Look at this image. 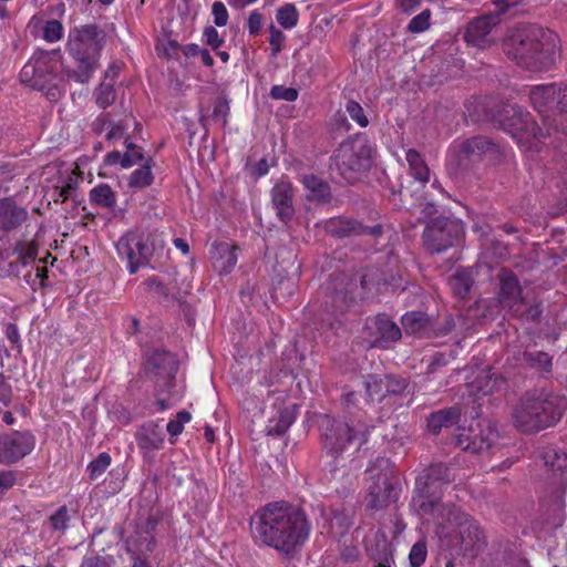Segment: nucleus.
<instances>
[{
  "label": "nucleus",
  "mask_w": 567,
  "mask_h": 567,
  "mask_svg": "<svg viewBox=\"0 0 567 567\" xmlns=\"http://www.w3.org/2000/svg\"><path fill=\"white\" fill-rule=\"evenodd\" d=\"M250 530L257 544L289 556L308 539L310 524L302 509L286 502H274L254 514Z\"/></svg>",
  "instance_id": "nucleus-1"
},
{
  "label": "nucleus",
  "mask_w": 567,
  "mask_h": 567,
  "mask_svg": "<svg viewBox=\"0 0 567 567\" xmlns=\"http://www.w3.org/2000/svg\"><path fill=\"white\" fill-rule=\"evenodd\" d=\"M567 398L549 388L526 391L513 410V422L523 433H536L556 425L565 410Z\"/></svg>",
  "instance_id": "nucleus-2"
},
{
  "label": "nucleus",
  "mask_w": 567,
  "mask_h": 567,
  "mask_svg": "<svg viewBox=\"0 0 567 567\" xmlns=\"http://www.w3.org/2000/svg\"><path fill=\"white\" fill-rule=\"evenodd\" d=\"M557 39L551 30L528 25L511 37L506 53L527 71H548L556 62Z\"/></svg>",
  "instance_id": "nucleus-3"
},
{
  "label": "nucleus",
  "mask_w": 567,
  "mask_h": 567,
  "mask_svg": "<svg viewBox=\"0 0 567 567\" xmlns=\"http://www.w3.org/2000/svg\"><path fill=\"white\" fill-rule=\"evenodd\" d=\"M105 40V31L96 24L72 29L68 39V52L75 66L63 69L64 76L81 84L89 83L99 66Z\"/></svg>",
  "instance_id": "nucleus-4"
},
{
  "label": "nucleus",
  "mask_w": 567,
  "mask_h": 567,
  "mask_svg": "<svg viewBox=\"0 0 567 567\" xmlns=\"http://www.w3.org/2000/svg\"><path fill=\"white\" fill-rule=\"evenodd\" d=\"M529 101L542 118L546 137H567V84L564 82L535 85Z\"/></svg>",
  "instance_id": "nucleus-5"
},
{
  "label": "nucleus",
  "mask_w": 567,
  "mask_h": 567,
  "mask_svg": "<svg viewBox=\"0 0 567 567\" xmlns=\"http://www.w3.org/2000/svg\"><path fill=\"white\" fill-rule=\"evenodd\" d=\"M61 68L58 51L38 50L21 69L20 81L44 92L49 101L56 102L64 92Z\"/></svg>",
  "instance_id": "nucleus-6"
},
{
  "label": "nucleus",
  "mask_w": 567,
  "mask_h": 567,
  "mask_svg": "<svg viewBox=\"0 0 567 567\" xmlns=\"http://www.w3.org/2000/svg\"><path fill=\"white\" fill-rule=\"evenodd\" d=\"M372 426L362 422H346L323 415L320 420L321 444L327 456L331 458V471L336 470L343 454L353 443L361 447L369 440Z\"/></svg>",
  "instance_id": "nucleus-7"
},
{
  "label": "nucleus",
  "mask_w": 567,
  "mask_h": 567,
  "mask_svg": "<svg viewBox=\"0 0 567 567\" xmlns=\"http://www.w3.org/2000/svg\"><path fill=\"white\" fill-rule=\"evenodd\" d=\"M400 482L394 463L386 457H378L367 468L365 506L382 511L399 499Z\"/></svg>",
  "instance_id": "nucleus-8"
},
{
  "label": "nucleus",
  "mask_w": 567,
  "mask_h": 567,
  "mask_svg": "<svg viewBox=\"0 0 567 567\" xmlns=\"http://www.w3.org/2000/svg\"><path fill=\"white\" fill-rule=\"evenodd\" d=\"M371 166V146L363 136L342 142L331 156L330 171L346 183H353Z\"/></svg>",
  "instance_id": "nucleus-9"
},
{
  "label": "nucleus",
  "mask_w": 567,
  "mask_h": 567,
  "mask_svg": "<svg viewBox=\"0 0 567 567\" xmlns=\"http://www.w3.org/2000/svg\"><path fill=\"white\" fill-rule=\"evenodd\" d=\"M498 122L501 127L509 133L518 144L528 148L534 146V141H542L546 137L545 131L530 116L516 104H506L499 112Z\"/></svg>",
  "instance_id": "nucleus-10"
},
{
  "label": "nucleus",
  "mask_w": 567,
  "mask_h": 567,
  "mask_svg": "<svg viewBox=\"0 0 567 567\" xmlns=\"http://www.w3.org/2000/svg\"><path fill=\"white\" fill-rule=\"evenodd\" d=\"M464 237V225L455 217L439 216L423 230L422 243L431 254H441L456 246Z\"/></svg>",
  "instance_id": "nucleus-11"
},
{
  "label": "nucleus",
  "mask_w": 567,
  "mask_h": 567,
  "mask_svg": "<svg viewBox=\"0 0 567 567\" xmlns=\"http://www.w3.org/2000/svg\"><path fill=\"white\" fill-rule=\"evenodd\" d=\"M116 251L120 259L126 261V268L133 275L150 264L154 254V244L148 235L127 233L118 239Z\"/></svg>",
  "instance_id": "nucleus-12"
},
{
  "label": "nucleus",
  "mask_w": 567,
  "mask_h": 567,
  "mask_svg": "<svg viewBox=\"0 0 567 567\" xmlns=\"http://www.w3.org/2000/svg\"><path fill=\"white\" fill-rule=\"evenodd\" d=\"M502 152L499 146L485 136L464 141L456 153V165L462 172L474 169L483 161L496 162Z\"/></svg>",
  "instance_id": "nucleus-13"
},
{
  "label": "nucleus",
  "mask_w": 567,
  "mask_h": 567,
  "mask_svg": "<svg viewBox=\"0 0 567 567\" xmlns=\"http://www.w3.org/2000/svg\"><path fill=\"white\" fill-rule=\"evenodd\" d=\"M523 0H494L496 13H489L472 20L465 32V40L468 44L477 48H485L491 43L489 33L499 23L498 14L507 12L511 8L517 7Z\"/></svg>",
  "instance_id": "nucleus-14"
},
{
  "label": "nucleus",
  "mask_w": 567,
  "mask_h": 567,
  "mask_svg": "<svg viewBox=\"0 0 567 567\" xmlns=\"http://www.w3.org/2000/svg\"><path fill=\"white\" fill-rule=\"evenodd\" d=\"M406 333L419 338H436L452 331L454 320L445 317L443 320L434 319L422 311L406 312L401 319Z\"/></svg>",
  "instance_id": "nucleus-15"
},
{
  "label": "nucleus",
  "mask_w": 567,
  "mask_h": 567,
  "mask_svg": "<svg viewBox=\"0 0 567 567\" xmlns=\"http://www.w3.org/2000/svg\"><path fill=\"white\" fill-rule=\"evenodd\" d=\"M144 370L158 388L166 390L175 379L178 362L169 351L153 349L146 354Z\"/></svg>",
  "instance_id": "nucleus-16"
},
{
  "label": "nucleus",
  "mask_w": 567,
  "mask_h": 567,
  "mask_svg": "<svg viewBox=\"0 0 567 567\" xmlns=\"http://www.w3.org/2000/svg\"><path fill=\"white\" fill-rule=\"evenodd\" d=\"M460 431L455 435L456 445L472 453H482L498 440V432L488 422L477 421L467 429H460Z\"/></svg>",
  "instance_id": "nucleus-17"
},
{
  "label": "nucleus",
  "mask_w": 567,
  "mask_h": 567,
  "mask_svg": "<svg viewBox=\"0 0 567 567\" xmlns=\"http://www.w3.org/2000/svg\"><path fill=\"white\" fill-rule=\"evenodd\" d=\"M365 341L372 348H386L401 339V329L385 315L369 317L363 327Z\"/></svg>",
  "instance_id": "nucleus-18"
},
{
  "label": "nucleus",
  "mask_w": 567,
  "mask_h": 567,
  "mask_svg": "<svg viewBox=\"0 0 567 567\" xmlns=\"http://www.w3.org/2000/svg\"><path fill=\"white\" fill-rule=\"evenodd\" d=\"M35 445V437L29 431H14L0 435V462L13 464L29 455Z\"/></svg>",
  "instance_id": "nucleus-19"
},
{
  "label": "nucleus",
  "mask_w": 567,
  "mask_h": 567,
  "mask_svg": "<svg viewBox=\"0 0 567 567\" xmlns=\"http://www.w3.org/2000/svg\"><path fill=\"white\" fill-rule=\"evenodd\" d=\"M447 523H455L460 526L461 549L465 554L475 555L485 546V535L476 520L471 519L463 513L449 511Z\"/></svg>",
  "instance_id": "nucleus-20"
},
{
  "label": "nucleus",
  "mask_w": 567,
  "mask_h": 567,
  "mask_svg": "<svg viewBox=\"0 0 567 567\" xmlns=\"http://www.w3.org/2000/svg\"><path fill=\"white\" fill-rule=\"evenodd\" d=\"M324 229L328 234L338 238L363 236L372 241H377L383 235V226L381 224L367 226L358 220L346 217L330 218L326 221Z\"/></svg>",
  "instance_id": "nucleus-21"
},
{
  "label": "nucleus",
  "mask_w": 567,
  "mask_h": 567,
  "mask_svg": "<svg viewBox=\"0 0 567 567\" xmlns=\"http://www.w3.org/2000/svg\"><path fill=\"white\" fill-rule=\"evenodd\" d=\"M410 509L426 520H433L437 525H443L449 517L451 507H446L440 502V496L417 491L414 487L413 495L410 503Z\"/></svg>",
  "instance_id": "nucleus-22"
},
{
  "label": "nucleus",
  "mask_w": 567,
  "mask_h": 567,
  "mask_svg": "<svg viewBox=\"0 0 567 567\" xmlns=\"http://www.w3.org/2000/svg\"><path fill=\"white\" fill-rule=\"evenodd\" d=\"M452 481L451 468L442 463L433 464L422 471L415 480V488L440 496L443 486Z\"/></svg>",
  "instance_id": "nucleus-23"
},
{
  "label": "nucleus",
  "mask_w": 567,
  "mask_h": 567,
  "mask_svg": "<svg viewBox=\"0 0 567 567\" xmlns=\"http://www.w3.org/2000/svg\"><path fill=\"white\" fill-rule=\"evenodd\" d=\"M295 189L291 183L280 181L271 189V204L278 219L288 225L295 216L293 207Z\"/></svg>",
  "instance_id": "nucleus-24"
},
{
  "label": "nucleus",
  "mask_w": 567,
  "mask_h": 567,
  "mask_svg": "<svg viewBox=\"0 0 567 567\" xmlns=\"http://www.w3.org/2000/svg\"><path fill=\"white\" fill-rule=\"evenodd\" d=\"M499 281L498 300L503 307L513 309L523 302L522 287L515 274L502 268L497 274Z\"/></svg>",
  "instance_id": "nucleus-25"
},
{
  "label": "nucleus",
  "mask_w": 567,
  "mask_h": 567,
  "mask_svg": "<svg viewBox=\"0 0 567 567\" xmlns=\"http://www.w3.org/2000/svg\"><path fill=\"white\" fill-rule=\"evenodd\" d=\"M506 380L492 368L478 371L475 378L467 383L473 394L491 395L505 389Z\"/></svg>",
  "instance_id": "nucleus-26"
},
{
  "label": "nucleus",
  "mask_w": 567,
  "mask_h": 567,
  "mask_svg": "<svg viewBox=\"0 0 567 567\" xmlns=\"http://www.w3.org/2000/svg\"><path fill=\"white\" fill-rule=\"evenodd\" d=\"M164 437L163 427L155 421L145 422L138 427L135 434L137 445L143 451L144 455L162 449Z\"/></svg>",
  "instance_id": "nucleus-27"
},
{
  "label": "nucleus",
  "mask_w": 567,
  "mask_h": 567,
  "mask_svg": "<svg viewBox=\"0 0 567 567\" xmlns=\"http://www.w3.org/2000/svg\"><path fill=\"white\" fill-rule=\"evenodd\" d=\"M28 218V210L11 197L0 199V229L9 233L20 227Z\"/></svg>",
  "instance_id": "nucleus-28"
},
{
  "label": "nucleus",
  "mask_w": 567,
  "mask_h": 567,
  "mask_svg": "<svg viewBox=\"0 0 567 567\" xmlns=\"http://www.w3.org/2000/svg\"><path fill=\"white\" fill-rule=\"evenodd\" d=\"M461 419V409L451 406L432 412L426 419V426L430 433L436 435L444 429L457 424Z\"/></svg>",
  "instance_id": "nucleus-29"
},
{
  "label": "nucleus",
  "mask_w": 567,
  "mask_h": 567,
  "mask_svg": "<svg viewBox=\"0 0 567 567\" xmlns=\"http://www.w3.org/2000/svg\"><path fill=\"white\" fill-rule=\"evenodd\" d=\"M565 495L566 484L561 481L551 489L546 501L548 520L554 527L560 526L565 519Z\"/></svg>",
  "instance_id": "nucleus-30"
},
{
  "label": "nucleus",
  "mask_w": 567,
  "mask_h": 567,
  "mask_svg": "<svg viewBox=\"0 0 567 567\" xmlns=\"http://www.w3.org/2000/svg\"><path fill=\"white\" fill-rule=\"evenodd\" d=\"M236 246L228 243H215L213 245L212 257L214 268L219 275L229 274L237 264Z\"/></svg>",
  "instance_id": "nucleus-31"
},
{
  "label": "nucleus",
  "mask_w": 567,
  "mask_h": 567,
  "mask_svg": "<svg viewBox=\"0 0 567 567\" xmlns=\"http://www.w3.org/2000/svg\"><path fill=\"white\" fill-rule=\"evenodd\" d=\"M307 190V199L317 204H329L332 199V193L328 182L322 178L309 174L301 179Z\"/></svg>",
  "instance_id": "nucleus-32"
},
{
  "label": "nucleus",
  "mask_w": 567,
  "mask_h": 567,
  "mask_svg": "<svg viewBox=\"0 0 567 567\" xmlns=\"http://www.w3.org/2000/svg\"><path fill=\"white\" fill-rule=\"evenodd\" d=\"M297 405L279 408L276 415L271 416L266 426V432L271 436H280L287 432L296 420Z\"/></svg>",
  "instance_id": "nucleus-33"
},
{
  "label": "nucleus",
  "mask_w": 567,
  "mask_h": 567,
  "mask_svg": "<svg viewBox=\"0 0 567 567\" xmlns=\"http://www.w3.org/2000/svg\"><path fill=\"white\" fill-rule=\"evenodd\" d=\"M518 360L540 373L549 374L553 370V358L545 351L526 350Z\"/></svg>",
  "instance_id": "nucleus-34"
},
{
  "label": "nucleus",
  "mask_w": 567,
  "mask_h": 567,
  "mask_svg": "<svg viewBox=\"0 0 567 567\" xmlns=\"http://www.w3.org/2000/svg\"><path fill=\"white\" fill-rule=\"evenodd\" d=\"M410 214L415 217L417 223H429L439 214V206L434 203V200L429 199L426 196H422L417 199V202L411 204L408 207Z\"/></svg>",
  "instance_id": "nucleus-35"
},
{
  "label": "nucleus",
  "mask_w": 567,
  "mask_h": 567,
  "mask_svg": "<svg viewBox=\"0 0 567 567\" xmlns=\"http://www.w3.org/2000/svg\"><path fill=\"white\" fill-rule=\"evenodd\" d=\"M542 458L546 466L554 472L564 473L567 471V451L558 445H550L542 452Z\"/></svg>",
  "instance_id": "nucleus-36"
},
{
  "label": "nucleus",
  "mask_w": 567,
  "mask_h": 567,
  "mask_svg": "<svg viewBox=\"0 0 567 567\" xmlns=\"http://www.w3.org/2000/svg\"><path fill=\"white\" fill-rule=\"evenodd\" d=\"M90 202L92 205L113 209L116 206V193L107 184H99L90 190Z\"/></svg>",
  "instance_id": "nucleus-37"
},
{
  "label": "nucleus",
  "mask_w": 567,
  "mask_h": 567,
  "mask_svg": "<svg viewBox=\"0 0 567 567\" xmlns=\"http://www.w3.org/2000/svg\"><path fill=\"white\" fill-rule=\"evenodd\" d=\"M406 161L409 163L411 175L422 185L429 182L430 169L421 155L413 148L406 152Z\"/></svg>",
  "instance_id": "nucleus-38"
},
{
  "label": "nucleus",
  "mask_w": 567,
  "mask_h": 567,
  "mask_svg": "<svg viewBox=\"0 0 567 567\" xmlns=\"http://www.w3.org/2000/svg\"><path fill=\"white\" fill-rule=\"evenodd\" d=\"M152 164L153 159L147 158L145 163L137 169H135L130 178H128V186L131 188L142 189L147 186H150L153 183V174H152Z\"/></svg>",
  "instance_id": "nucleus-39"
},
{
  "label": "nucleus",
  "mask_w": 567,
  "mask_h": 567,
  "mask_svg": "<svg viewBox=\"0 0 567 567\" xmlns=\"http://www.w3.org/2000/svg\"><path fill=\"white\" fill-rule=\"evenodd\" d=\"M299 13L295 4L286 3L276 12L277 22L285 29H292L298 23Z\"/></svg>",
  "instance_id": "nucleus-40"
},
{
  "label": "nucleus",
  "mask_w": 567,
  "mask_h": 567,
  "mask_svg": "<svg viewBox=\"0 0 567 567\" xmlns=\"http://www.w3.org/2000/svg\"><path fill=\"white\" fill-rule=\"evenodd\" d=\"M95 102L101 109H106L115 101V89L113 82L103 81L95 90Z\"/></svg>",
  "instance_id": "nucleus-41"
},
{
  "label": "nucleus",
  "mask_w": 567,
  "mask_h": 567,
  "mask_svg": "<svg viewBox=\"0 0 567 567\" xmlns=\"http://www.w3.org/2000/svg\"><path fill=\"white\" fill-rule=\"evenodd\" d=\"M334 292L330 296L331 299V308L336 312H343L346 311L351 303L353 302L354 298L351 295L348 287L343 289H337V287L333 285Z\"/></svg>",
  "instance_id": "nucleus-42"
},
{
  "label": "nucleus",
  "mask_w": 567,
  "mask_h": 567,
  "mask_svg": "<svg viewBox=\"0 0 567 567\" xmlns=\"http://www.w3.org/2000/svg\"><path fill=\"white\" fill-rule=\"evenodd\" d=\"M365 391L370 401L382 402L386 398L383 377L369 375L365 381Z\"/></svg>",
  "instance_id": "nucleus-43"
},
{
  "label": "nucleus",
  "mask_w": 567,
  "mask_h": 567,
  "mask_svg": "<svg viewBox=\"0 0 567 567\" xmlns=\"http://www.w3.org/2000/svg\"><path fill=\"white\" fill-rule=\"evenodd\" d=\"M124 146V168H130L145 161L142 147L135 145L128 138H125Z\"/></svg>",
  "instance_id": "nucleus-44"
},
{
  "label": "nucleus",
  "mask_w": 567,
  "mask_h": 567,
  "mask_svg": "<svg viewBox=\"0 0 567 567\" xmlns=\"http://www.w3.org/2000/svg\"><path fill=\"white\" fill-rule=\"evenodd\" d=\"M111 456L106 452H102L86 467L91 481L97 480L110 466Z\"/></svg>",
  "instance_id": "nucleus-45"
},
{
  "label": "nucleus",
  "mask_w": 567,
  "mask_h": 567,
  "mask_svg": "<svg viewBox=\"0 0 567 567\" xmlns=\"http://www.w3.org/2000/svg\"><path fill=\"white\" fill-rule=\"evenodd\" d=\"M190 419H192L190 413L183 410L177 413L175 420H171L167 423L166 430L169 434V441L172 444L175 443L176 437L183 432L184 424L189 422Z\"/></svg>",
  "instance_id": "nucleus-46"
},
{
  "label": "nucleus",
  "mask_w": 567,
  "mask_h": 567,
  "mask_svg": "<svg viewBox=\"0 0 567 567\" xmlns=\"http://www.w3.org/2000/svg\"><path fill=\"white\" fill-rule=\"evenodd\" d=\"M451 286L455 295L464 298L472 287V278L465 271H457L451 279Z\"/></svg>",
  "instance_id": "nucleus-47"
},
{
  "label": "nucleus",
  "mask_w": 567,
  "mask_h": 567,
  "mask_svg": "<svg viewBox=\"0 0 567 567\" xmlns=\"http://www.w3.org/2000/svg\"><path fill=\"white\" fill-rule=\"evenodd\" d=\"M346 112L360 127H367L369 125V118L363 107L358 102L350 100L346 105Z\"/></svg>",
  "instance_id": "nucleus-48"
},
{
  "label": "nucleus",
  "mask_w": 567,
  "mask_h": 567,
  "mask_svg": "<svg viewBox=\"0 0 567 567\" xmlns=\"http://www.w3.org/2000/svg\"><path fill=\"white\" fill-rule=\"evenodd\" d=\"M431 19V10L425 9L417 16L413 17L408 24V30L411 33H420L429 29Z\"/></svg>",
  "instance_id": "nucleus-49"
},
{
  "label": "nucleus",
  "mask_w": 567,
  "mask_h": 567,
  "mask_svg": "<svg viewBox=\"0 0 567 567\" xmlns=\"http://www.w3.org/2000/svg\"><path fill=\"white\" fill-rule=\"evenodd\" d=\"M384 392L385 395H399L404 392L406 389L405 379L394 377V375H384Z\"/></svg>",
  "instance_id": "nucleus-50"
},
{
  "label": "nucleus",
  "mask_w": 567,
  "mask_h": 567,
  "mask_svg": "<svg viewBox=\"0 0 567 567\" xmlns=\"http://www.w3.org/2000/svg\"><path fill=\"white\" fill-rule=\"evenodd\" d=\"M454 359H455V354L453 351H450L449 353H443V352L435 353L427 364L426 373L427 374L436 373L439 371V369L447 365Z\"/></svg>",
  "instance_id": "nucleus-51"
},
{
  "label": "nucleus",
  "mask_w": 567,
  "mask_h": 567,
  "mask_svg": "<svg viewBox=\"0 0 567 567\" xmlns=\"http://www.w3.org/2000/svg\"><path fill=\"white\" fill-rule=\"evenodd\" d=\"M63 35V25L60 21L52 19L45 22L43 27V38L48 42H56Z\"/></svg>",
  "instance_id": "nucleus-52"
},
{
  "label": "nucleus",
  "mask_w": 567,
  "mask_h": 567,
  "mask_svg": "<svg viewBox=\"0 0 567 567\" xmlns=\"http://www.w3.org/2000/svg\"><path fill=\"white\" fill-rule=\"evenodd\" d=\"M70 520L69 509L65 505L59 507L56 512L50 516V523L54 530L65 532Z\"/></svg>",
  "instance_id": "nucleus-53"
},
{
  "label": "nucleus",
  "mask_w": 567,
  "mask_h": 567,
  "mask_svg": "<svg viewBox=\"0 0 567 567\" xmlns=\"http://www.w3.org/2000/svg\"><path fill=\"white\" fill-rule=\"evenodd\" d=\"M427 549L424 540L416 542L409 554V560L412 567H420L426 559Z\"/></svg>",
  "instance_id": "nucleus-54"
},
{
  "label": "nucleus",
  "mask_w": 567,
  "mask_h": 567,
  "mask_svg": "<svg viewBox=\"0 0 567 567\" xmlns=\"http://www.w3.org/2000/svg\"><path fill=\"white\" fill-rule=\"evenodd\" d=\"M299 92L295 87H286L284 85H274L270 89V96L274 100H284L287 102H293L298 99Z\"/></svg>",
  "instance_id": "nucleus-55"
},
{
  "label": "nucleus",
  "mask_w": 567,
  "mask_h": 567,
  "mask_svg": "<svg viewBox=\"0 0 567 567\" xmlns=\"http://www.w3.org/2000/svg\"><path fill=\"white\" fill-rule=\"evenodd\" d=\"M14 252L19 255V259H29V261L33 262L38 255V247L34 243L18 241Z\"/></svg>",
  "instance_id": "nucleus-56"
},
{
  "label": "nucleus",
  "mask_w": 567,
  "mask_h": 567,
  "mask_svg": "<svg viewBox=\"0 0 567 567\" xmlns=\"http://www.w3.org/2000/svg\"><path fill=\"white\" fill-rule=\"evenodd\" d=\"M229 113V104L225 97H219L214 104L213 120L219 122L223 126L227 123Z\"/></svg>",
  "instance_id": "nucleus-57"
},
{
  "label": "nucleus",
  "mask_w": 567,
  "mask_h": 567,
  "mask_svg": "<svg viewBox=\"0 0 567 567\" xmlns=\"http://www.w3.org/2000/svg\"><path fill=\"white\" fill-rule=\"evenodd\" d=\"M115 560L112 556H89L84 557L80 567H114Z\"/></svg>",
  "instance_id": "nucleus-58"
},
{
  "label": "nucleus",
  "mask_w": 567,
  "mask_h": 567,
  "mask_svg": "<svg viewBox=\"0 0 567 567\" xmlns=\"http://www.w3.org/2000/svg\"><path fill=\"white\" fill-rule=\"evenodd\" d=\"M78 179L75 177L69 176L63 185L58 186L55 192L58 193V197L61 198L62 202L73 198L76 192Z\"/></svg>",
  "instance_id": "nucleus-59"
},
{
  "label": "nucleus",
  "mask_w": 567,
  "mask_h": 567,
  "mask_svg": "<svg viewBox=\"0 0 567 567\" xmlns=\"http://www.w3.org/2000/svg\"><path fill=\"white\" fill-rule=\"evenodd\" d=\"M212 14L216 27H225L228 23V11L221 1H215L213 3Z\"/></svg>",
  "instance_id": "nucleus-60"
},
{
  "label": "nucleus",
  "mask_w": 567,
  "mask_h": 567,
  "mask_svg": "<svg viewBox=\"0 0 567 567\" xmlns=\"http://www.w3.org/2000/svg\"><path fill=\"white\" fill-rule=\"evenodd\" d=\"M269 43L271 47V54L276 56L281 51L282 42L286 39V35L284 32L279 29H277L274 24L269 28Z\"/></svg>",
  "instance_id": "nucleus-61"
},
{
  "label": "nucleus",
  "mask_w": 567,
  "mask_h": 567,
  "mask_svg": "<svg viewBox=\"0 0 567 567\" xmlns=\"http://www.w3.org/2000/svg\"><path fill=\"white\" fill-rule=\"evenodd\" d=\"M35 274L32 276L31 274H27L24 276V280L32 287V289H35V286L39 285L40 287L44 286V280L48 278V269L47 267H34Z\"/></svg>",
  "instance_id": "nucleus-62"
},
{
  "label": "nucleus",
  "mask_w": 567,
  "mask_h": 567,
  "mask_svg": "<svg viewBox=\"0 0 567 567\" xmlns=\"http://www.w3.org/2000/svg\"><path fill=\"white\" fill-rule=\"evenodd\" d=\"M203 35L206 44L215 51L224 43V39L219 37L218 31L212 25L204 29Z\"/></svg>",
  "instance_id": "nucleus-63"
},
{
  "label": "nucleus",
  "mask_w": 567,
  "mask_h": 567,
  "mask_svg": "<svg viewBox=\"0 0 567 567\" xmlns=\"http://www.w3.org/2000/svg\"><path fill=\"white\" fill-rule=\"evenodd\" d=\"M112 125V121L109 113H103L100 116H97L94 122L92 123V131L95 134H101L105 130H109Z\"/></svg>",
  "instance_id": "nucleus-64"
}]
</instances>
